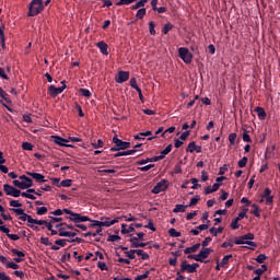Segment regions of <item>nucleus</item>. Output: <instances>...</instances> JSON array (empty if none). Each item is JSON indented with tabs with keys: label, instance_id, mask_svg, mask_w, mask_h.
Listing matches in <instances>:
<instances>
[{
	"label": "nucleus",
	"instance_id": "nucleus-46",
	"mask_svg": "<svg viewBox=\"0 0 280 280\" xmlns=\"http://www.w3.org/2000/svg\"><path fill=\"white\" fill-rule=\"evenodd\" d=\"M186 152H190L192 154V152H196V142L192 141L188 144Z\"/></svg>",
	"mask_w": 280,
	"mask_h": 280
},
{
	"label": "nucleus",
	"instance_id": "nucleus-56",
	"mask_svg": "<svg viewBox=\"0 0 280 280\" xmlns=\"http://www.w3.org/2000/svg\"><path fill=\"white\" fill-rule=\"evenodd\" d=\"M243 141H245V143H253V140L250 139V135H248V132H244L243 133Z\"/></svg>",
	"mask_w": 280,
	"mask_h": 280
},
{
	"label": "nucleus",
	"instance_id": "nucleus-14",
	"mask_svg": "<svg viewBox=\"0 0 280 280\" xmlns=\"http://www.w3.org/2000/svg\"><path fill=\"white\" fill-rule=\"evenodd\" d=\"M159 161H163V158L155 155L153 158H147L145 160H140L137 162V165H145L148 163H156Z\"/></svg>",
	"mask_w": 280,
	"mask_h": 280
},
{
	"label": "nucleus",
	"instance_id": "nucleus-63",
	"mask_svg": "<svg viewBox=\"0 0 280 280\" xmlns=\"http://www.w3.org/2000/svg\"><path fill=\"white\" fill-rule=\"evenodd\" d=\"M60 186H61V187H71V179H63V180L60 183Z\"/></svg>",
	"mask_w": 280,
	"mask_h": 280
},
{
	"label": "nucleus",
	"instance_id": "nucleus-31",
	"mask_svg": "<svg viewBox=\"0 0 280 280\" xmlns=\"http://www.w3.org/2000/svg\"><path fill=\"white\" fill-rule=\"evenodd\" d=\"M198 202H200V196L197 195L190 199V202H189V205H187V207H196V205H198Z\"/></svg>",
	"mask_w": 280,
	"mask_h": 280
},
{
	"label": "nucleus",
	"instance_id": "nucleus-35",
	"mask_svg": "<svg viewBox=\"0 0 280 280\" xmlns=\"http://www.w3.org/2000/svg\"><path fill=\"white\" fill-rule=\"evenodd\" d=\"M154 27H156V24L153 21L149 22V32L151 36H154L156 34V30H154Z\"/></svg>",
	"mask_w": 280,
	"mask_h": 280
},
{
	"label": "nucleus",
	"instance_id": "nucleus-30",
	"mask_svg": "<svg viewBox=\"0 0 280 280\" xmlns=\"http://www.w3.org/2000/svg\"><path fill=\"white\" fill-rule=\"evenodd\" d=\"M126 257L128 259H136L137 258V249H130L129 252H125Z\"/></svg>",
	"mask_w": 280,
	"mask_h": 280
},
{
	"label": "nucleus",
	"instance_id": "nucleus-4",
	"mask_svg": "<svg viewBox=\"0 0 280 280\" xmlns=\"http://www.w3.org/2000/svg\"><path fill=\"white\" fill-rule=\"evenodd\" d=\"M101 220L102 221L93 220L92 224H90L89 226L91 229H94V226H100V228L107 226L108 228V226H113V224H117V222H119V218H116L112 221L109 218H102Z\"/></svg>",
	"mask_w": 280,
	"mask_h": 280
},
{
	"label": "nucleus",
	"instance_id": "nucleus-57",
	"mask_svg": "<svg viewBox=\"0 0 280 280\" xmlns=\"http://www.w3.org/2000/svg\"><path fill=\"white\" fill-rule=\"evenodd\" d=\"M10 207L19 208V207H23V203L19 202V200L11 199Z\"/></svg>",
	"mask_w": 280,
	"mask_h": 280
},
{
	"label": "nucleus",
	"instance_id": "nucleus-37",
	"mask_svg": "<svg viewBox=\"0 0 280 280\" xmlns=\"http://www.w3.org/2000/svg\"><path fill=\"white\" fill-rule=\"evenodd\" d=\"M192 259L195 261H200V264H209V260H203L202 256L200 255V252L199 254L194 255Z\"/></svg>",
	"mask_w": 280,
	"mask_h": 280
},
{
	"label": "nucleus",
	"instance_id": "nucleus-51",
	"mask_svg": "<svg viewBox=\"0 0 280 280\" xmlns=\"http://www.w3.org/2000/svg\"><path fill=\"white\" fill-rule=\"evenodd\" d=\"M39 242H40V244H43L44 246H51V242H49V237H44V236H42V237L39 238Z\"/></svg>",
	"mask_w": 280,
	"mask_h": 280
},
{
	"label": "nucleus",
	"instance_id": "nucleus-13",
	"mask_svg": "<svg viewBox=\"0 0 280 280\" xmlns=\"http://www.w3.org/2000/svg\"><path fill=\"white\" fill-rule=\"evenodd\" d=\"M54 139H55V143H57V145H60L61 148H73V145L67 144L69 143V140L62 137L55 136Z\"/></svg>",
	"mask_w": 280,
	"mask_h": 280
},
{
	"label": "nucleus",
	"instance_id": "nucleus-52",
	"mask_svg": "<svg viewBox=\"0 0 280 280\" xmlns=\"http://www.w3.org/2000/svg\"><path fill=\"white\" fill-rule=\"evenodd\" d=\"M7 268H12V270H19L20 266L16 262L8 261Z\"/></svg>",
	"mask_w": 280,
	"mask_h": 280
},
{
	"label": "nucleus",
	"instance_id": "nucleus-18",
	"mask_svg": "<svg viewBox=\"0 0 280 280\" xmlns=\"http://www.w3.org/2000/svg\"><path fill=\"white\" fill-rule=\"evenodd\" d=\"M128 225H126V223L121 224V231L120 233L122 235H128V233H135V224H130L129 228L127 229Z\"/></svg>",
	"mask_w": 280,
	"mask_h": 280
},
{
	"label": "nucleus",
	"instance_id": "nucleus-34",
	"mask_svg": "<svg viewBox=\"0 0 280 280\" xmlns=\"http://www.w3.org/2000/svg\"><path fill=\"white\" fill-rule=\"evenodd\" d=\"M168 235L171 237H180V232L176 231V229L172 228L168 230Z\"/></svg>",
	"mask_w": 280,
	"mask_h": 280
},
{
	"label": "nucleus",
	"instance_id": "nucleus-28",
	"mask_svg": "<svg viewBox=\"0 0 280 280\" xmlns=\"http://www.w3.org/2000/svg\"><path fill=\"white\" fill-rule=\"evenodd\" d=\"M253 209L252 213L255 215V218H260L261 213L259 210V206L257 203L252 205Z\"/></svg>",
	"mask_w": 280,
	"mask_h": 280
},
{
	"label": "nucleus",
	"instance_id": "nucleus-10",
	"mask_svg": "<svg viewBox=\"0 0 280 280\" xmlns=\"http://www.w3.org/2000/svg\"><path fill=\"white\" fill-rule=\"evenodd\" d=\"M246 211H248V209L243 210L231 223V229H233V231H236V229H240V220H244V218H246Z\"/></svg>",
	"mask_w": 280,
	"mask_h": 280
},
{
	"label": "nucleus",
	"instance_id": "nucleus-39",
	"mask_svg": "<svg viewBox=\"0 0 280 280\" xmlns=\"http://www.w3.org/2000/svg\"><path fill=\"white\" fill-rule=\"evenodd\" d=\"M33 185H34V182L30 177L23 182L24 189H30V187H33Z\"/></svg>",
	"mask_w": 280,
	"mask_h": 280
},
{
	"label": "nucleus",
	"instance_id": "nucleus-40",
	"mask_svg": "<svg viewBox=\"0 0 280 280\" xmlns=\"http://www.w3.org/2000/svg\"><path fill=\"white\" fill-rule=\"evenodd\" d=\"M79 93L83 96V97H91V95H93L91 93V91H89L88 89H80Z\"/></svg>",
	"mask_w": 280,
	"mask_h": 280
},
{
	"label": "nucleus",
	"instance_id": "nucleus-43",
	"mask_svg": "<svg viewBox=\"0 0 280 280\" xmlns=\"http://www.w3.org/2000/svg\"><path fill=\"white\" fill-rule=\"evenodd\" d=\"M36 213L37 215H45L47 213V207H37Z\"/></svg>",
	"mask_w": 280,
	"mask_h": 280
},
{
	"label": "nucleus",
	"instance_id": "nucleus-19",
	"mask_svg": "<svg viewBox=\"0 0 280 280\" xmlns=\"http://www.w3.org/2000/svg\"><path fill=\"white\" fill-rule=\"evenodd\" d=\"M254 113H257L258 119H260V121H264V119L267 117L266 109H264V107H255Z\"/></svg>",
	"mask_w": 280,
	"mask_h": 280
},
{
	"label": "nucleus",
	"instance_id": "nucleus-47",
	"mask_svg": "<svg viewBox=\"0 0 280 280\" xmlns=\"http://www.w3.org/2000/svg\"><path fill=\"white\" fill-rule=\"evenodd\" d=\"M237 139V133L232 132L229 135V141L231 143V145H235V140Z\"/></svg>",
	"mask_w": 280,
	"mask_h": 280
},
{
	"label": "nucleus",
	"instance_id": "nucleus-24",
	"mask_svg": "<svg viewBox=\"0 0 280 280\" xmlns=\"http://www.w3.org/2000/svg\"><path fill=\"white\" fill-rule=\"evenodd\" d=\"M19 220H21L22 222H28V224H32V215L27 214V213H23L22 215L19 217Z\"/></svg>",
	"mask_w": 280,
	"mask_h": 280
},
{
	"label": "nucleus",
	"instance_id": "nucleus-58",
	"mask_svg": "<svg viewBox=\"0 0 280 280\" xmlns=\"http://www.w3.org/2000/svg\"><path fill=\"white\" fill-rule=\"evenodd\" d=\"M119 240H121L119 235L112 234L108 236L107 242H117Z\"/></svg>",
	"mask_w": 280,
	"mask_h": 280
},
{
	"label": "nucleus",
	"instance_id": "nucleus-48",
	"mask_svg": "<svg viewBox=\"0 0 280 280\" xmlns=\"http://www.w3.org/2000/svg\"><path fill=\"white\" fill-rule=\"evenodd\" d=\"M137 0H119L116 5H130V3H135Z\"/></svg>",
	"mask_w": 280,
	"mask_h": 280
},
{
	"label": "nucleus",
	"instance_id": "nucleus-60",
	"mask_svg": "<svg viewBox=\"0 0 280 280\" xmlns=\"http://www.w3.org/2000/svg\"><path fill=\"white\" fill-rule=\"evenodd\" d=\"M97 268H100V270H108V266L104 261H98Z\"/></svg>",
	"mask_w": 280,
	"mask_h": 280
},
{
	"label": "nucleus",
	"instance_id": "nucleus-7",
	"mask_svg": "<svg viewBox=\"0 0 280 280\" xmlns=\"http://www.w3.org/2000/svg\"><path fill=\"white\" fill-rule=\"evenodd\" d=\"M167 187H170V182L167 179H162L151 191L152 194H161V191H166Z\"/></svg>",
	"mask_w": 280,
	"mask_h": 280
},
{
	"label": "nucleus",
	"instance_id": "nucleus-29",
	"mask_svg": "<svg viewBox=\"0 0 280 280\" xmlns=\"http://www.w3.org/2000/svg\"><path fill=\"white\" fill-rule=\"evenodd\" d=\"M232 258H233L232 254L225 255L220 262L221 268H224V266L229 264V259H232Z\"/></svg>",
	"mask_w": 280,
	"mask_h": 280
},
{
	"label": "nucleus",
	"instance_id": "nucleus-53",
	"mask_svg": "<svg viewBox=\"0 0 280 280\" xmlns=\"http://www.w3.org/2000/svg\"><path fill=\"white\" fill-rule=\"evenodd\" d=\"M10 211H13V213H16V215H20V217L25 213V210L21 208H11Z\"/></svg>",
	"mask_w": 280,
	"mask_h": 280
},
{
	"label": "nucleus",
	"instance_id": "nucleus-26",
	"mask_svg": "<svg viewBox=\"0 0 280 280\" xmlns=\"http://www.w3.org/2000/svg\"><path fill=\"white\" fill-rule=\"evenodd\" d=\"M170 152H172V144H168L163 151H161V154L158 156H161L163 160L165 156H167V154H170Z\"/></svg>",
	"mask_w": 280,
	"mask_h": 280
},
{
	"label": "nucleus",
	"instance_id": "nucleus-15",
	"mask_svg": "<svg viewBox=\"0 0 280 280\" xmlns=\"http://www.w3.org/2000/svg\"><path fill=\"white\" fill-rule=\"evenodd\" d=\"M27 176H32L36 183H47V179H45V175L40 173H32V172H26Z\"/></svg>",
	"mask_w": 280,
	"mask_h": 280
},
{
	"label": "nucleus",
	"instance_id": "nucleus-38",
	"mask_svg": "<svg viewBox=\"0 0 280 280\" xmlns=\"http://www.w3.org/2000/svg\"><path fill=\"white\" fill-rule=\"evenodd\" d=\"M67 242H70V241L65 238H59L55 241V244H57V246H61L62 248H65L67 246Z\"/></svg>",
	"mask_w": 280,
	"mask_h": 280
},
{
	"label": "nucleus",
	"instance_id": "nucleus-6",
	"mask_svg": "<svg viewBox=\"0 0 280 280\" xmlns=\"http://www.w3.org/2000/svg\"><path fill=\"white\" fill-rule=\"evenodd\" d=\"M3 191L5 196H12L13 198H19L21 196V190L10 184L3 185Z\"/></svg>",
	"mask_w": 280,
	"mask_h": 280
},
{
	"label": "nucleus",
	"instance_id": "nucleus-49",
	"mask_svg": "<svg viewBox=\"0 0 280 280\" xmlns=\"http://www.w3.org/2000/svg\"><path fill=\"white\" fill-rule=\"evenodd\" d=\"M148 277H150V270H147L144 273L137 276L135 280H143L148 279Z\"/></svg>",
	"mask_w": 280,
	"mask_h": 280
},
{
	"label": "nucleus",
	"instance_id": "nucleus-3",
	"mask_svg": "<svg viewBox=\"0 0 280 280\" xmlns=\"http://www.w3.org/2000/svg\"><path fill=\"white\" fill-rule=\"evenodd\" d=\"M113 143L115 145L109 149L110 152H119L120 150H128L130 148V142L118 139L117 136L113 138Z\"/></svg>",
	"mask_w": 280,
	"mask_h": 280
},
{
	"label": "nucleus",
	"instance_id": "nucleus-64",
	"mask_svg": "<svg viewBox=\"0 0 280 280\" xmlns=\"http://www.w3.org/2000/svg\"><path fill=\"white\" fill-rule=\"evenodd\" d=\"M0 280H11L10 276L5 275V272L0 271Z\"/></svg>",
	"mask_w": 280,
	"mask_h": 280
},
{
	"label": "nucleus",
	"instance_id": "nucleus-1",
	"mask_svg": "<svg viewBox=\"0 0 280 280\" xmlns=\"http://www.w3.org/2000/svg\"><path fill=\"white\" fill-rule=\"evenodd\" d=\"M65 213H67L66 217L67 220H70V222H73L74 224H80L81 222H93V220H91V218L86 217V215H81L80 213H75L67 208H65Z\"/></svg>",
	"mask_w": 280,
	"mask_h": 280
},
{
	"label": "nucleus",
	"instance_id": "nucleus-21",
	"mask_svg": "<svg viewBox=\"0 0 280 280\" xmlns=\"http://www.w3.org/2000/svg\"><path fill=\"white\" fill-rule=\"evenodd\" d=\"M198 248H200V243H197V244L192 245L191 247H187L186 249H184V254L191 255V253H197Z\"/></svg>",
	"mask_w": 280,
	"mask_h": 280
},
{
	"label": "nucleus",
	"instance_id": "nucleus-2",
	"mask_svg": "<svg viewBox=\"0 0 280 280\" xmlns=\"http://www.w3.org/2000/svg\"><path fill=\"white\" fill-rule=\"evenodd\" d=\"M45 10V4H43V0H32L28 4V13L27 16H38L40 12Z\"/></svg>",
	"mask_w": 280,
	"mask_h": 280
},
{
	"label": "nucleus",
	"instance_id": "nucleus-62",
	"mask_svg": "<svg viewBox=\"0 0 280 280\" xmlns=\"http://www.w3.org/2000/svg\"><path fill=\"white\" fill-rule=\"evenodd\" d=\"M13 185L19 189H24L23 182H20L19 179H14Z\"/></svg>",
	"mask_w": 280,
	"mask_h": 280
},
{
	"label": "nucleus",
	"instance_id": "nucleus-27",
	"mask_svg": "<svg viewBox=\"0 0 280 280\" xmlns=\"http://www.w3.org/2000/svg\"><path fill=\"white\" fill-rule=\"evenodd\" d=\"M172 30H174V24L172 23H166L162 30L163 34H170V32H172Z\"/></svg>",
	"mask_w": 280,
	"mask_h": 280
},
{
	"label": "nucleus",
	"instance_id": "nucleus-12",
	"mask_svg": "<svg viewBox=\"0 0 280 280\" xmlns=\"http://www.w3.org/2000/svg\"><path fill=\"white\" fill-rule=\"evenodd\" d=\"M179 270L180 272H188L189 275H194V272H196L194 266L187 264V260L182 261Z\"/></svg>",
	"mask_w": 280,
	"mask_h": 280
},
{
	"label": "nucleus",
	"instance_id": "nucleus-44",
	"mask_svg": "<svg viewBox=\"0 0 280 280\" xmlns=\"http://www.w3.org/2000/svg\"><path fill=\"white\" fill-rule=\"evenodd\" d=\"M245 244H247V246H244V248H249L250 250H255V248H257V243L253 241H246ZM248 246H252V247H248Z\"/></svg>",
	"mask_w": 280,
	"mask_h": 280
},
{
	"label": "nucleus",
	"instance_id": "nucleus-32",
	"mask_svg": "<svg viewBox=\"0 0 280 280\" xmlns=\"http://www.w3.org/2000/svg\"><path fill=\"white\" fill-rule=\"evenodd\" d=\"M266 259H268V256H266V254H259L255 258V261H257V264H264V261H266Z\"/></svg>",
	"mask_w": 280,
	"mask_h": 280
},
{
	"label": "nucleus",
	"instance_id": "nucleus-25",
	"mask_svg": "<svg viewBox=\"0 0 280 280\" xmlns=\"http://www.w3.org/2000/svg\"><path fill=\"white\" fill-rule=\"evenodd\" d=\"M209 232L211 233V235H213L214 237H218V233H224V228H211L209 230Z\"/></svg>",
	"mask_w": 280,
	"mask_h": 280
},
{
	"label": "nucleus",
	"instance_id": "nucleus-16",
	"mask_svg": "<svg viewBox=\"0 0 280 280\" xmlns=\"http://www.w3.org/2000/svg\"><path fill=\"white\" fill-rule=\"evenodd\" d=\"M96 47H98L103 56H108V44H106L104 40L96 43Z\"/></svg>",
	"mask_w": 280,
	"mask_h": 280
},
{
	"label": "nucleus",
	"instance_id": "nucleus-36",
	"mask_svg": "<svg viewBox=\"0 0 280 280\" xmlns=\"http://www.w3.org/2000/svg\"><path fill=\"white\" fill-rule=\"evenodd\" d=\"M31 224H37L38 226H45V224H47V220L32 219Z\"/></svg>",
	"mask_w": 280,
	"mask_h": 280
},
{
	"label": "nucleus",
	"instance_id": "nucleus-54",
	"mask_svg": "<svg viewBox=\"0 0 280 280\" xmlns=\"http://www.w3.org/2000/svg\"><path fill=\"white\" fill-rule=\"evenodd\" d=\"M248 163V158L244 156L238 161V167H245Z\"/></svg>",
	"mask_w": 280,
	"mask_h": 280
},
{
	"label": "nucleus",
	"instance_id": "nucleus-20",
	"mask_svg": "<svg viewBox=\"0 0 280 280\" xmlns=\"http://www.w3.org/2000/svg\"><path fill=\"white\" fill-rule=\"evenodd\" d=\"M211 253H213V249H211L209 247H202L200 249V256L203 259V261H205V259L209 258V255H211Z\"/></svg>",
	"mask_w": 280,
	"mask_h": 280
},
{
	"label": "nucleus",
	"instance_id": "nucleus-55",
	"mask_svg": "<svg viewBox=\"0 0 280 280\" xmlns=\"http://www.w3.org/2000/svg\"><path fill=\"white\" fill-rule=\"evenodd\" d=\"M152 167H154V164H148L145 166L139 167L138 170L140 172H150V170H152Z\"/></svg>",
	"mask_w": 280,
	"mask_h": 280
},
{
	"label": "nucleus",
	"instance_id": "nucleus-5",
	"mask_svg": "<svg viewBox=\"0 0 280 280\" xmlns=\"http://www.w3.org/2000/svg\"><path fill=\"white\" fill-rule=\"evenodd\" d=\"M178 56L180 60L185 62V65H191L194 60V55L189 52V48H186V47L178 48Z\"/></svg>",
	"mask_w": 280,
	"mask_h": 280
},
{
	"label": "nucleus",
	"instance_id": "nucleus-17",
	"mask_svg": "<svg viewBox=\"0 0 280 280\" xmlns=\"http://www.w3.org/2000/svg\"><path fill=\"white\" fill-rule=\"evenodd\" d=\"M220 187H222V184L215 183L211 186L206 187L205 189V194L206 196H209V194H213L214 191H218V189H220Z\"/></svg>",
	"mask_w": 280,
	"mask_h": 280
},
{
	"label": "nucleus",
	"instance_id": "nucleus-9",
	"mask_svg": "<svg viewBox=\"0 0 280 280\" xmlns=\"http://www.w3.org/2000/svg\"><path fill=\"white\" fill-rule=\"evenodd\" d=\"M253 240H255V234L247 233V234H244L243 236H240L238 238H236L234 241V244L242 245V244H246V242H250Z\"/></svg>",
	"mask_w": 280,
	"mask_h": 280
},
{
	"label": "nucleus",
	"instance_id": "nucleus-23",
	"mask_svg": "<svg viewBox=\"0 0 280 280\" xmlns=\"http://www.w3.org/2000/svg\"><path fill=\"white\" fill-rule=\"evenodd\" d=\"M188 206H184V205H176L173 213H185L186 209Z\"/></svg>",
	"mask_w": 280,
	"mask_h": 280
},
{
	"label": "nucleus",
	"instance_id": "nucleus-45",
	"mask_svg": "<svg viewBox=\"0 0 280 280\" xmlns=\"http://www.w3.org/2000/svg\"><path fill=\"white\" fill-rule=\"evenodd\" d=\"M145 8L139 9L137 14H136V19H143V16H145Z\"/></svg>",
	"mask_w": 280,
	"mask_h": 280
},
{
	"label": "nucleus",
	"instance_id": "nucleus-59",
	"mask_svg": "<svg viewBox=\"0 0 280 280\" xmlns=\"http://www.w3.org/2000/svg\"><path fill=\"white\" fill-rule=\"evenodd\" d=\"M212 238L210 236L206 237L202 242H201V246L202 248H207L208 244H211Z\"/></svg>",
	"mask_w": 280,
	"mask_h": 280
},
{
	"label": "nucleus",
	"instance_id": "nucleus-8",
	"mask_svg": "<svg viewBox=\"0 0 280 280\" xmlns=\"http://www.w3.org/2000/svg\"><path fill=\"white\" fill-rule=\"evenodd\" d=\"M61 84H63L61 88H56L55 85H49L48 95H50L52 97H58V95H60V93H62V91H65V89H67V84H65V81H62Z\"/></svg>",
	"mask_w": 280,
	"mask_h": 280
},
{
	"label": "nucleus",
	"instance_id": "nucleus-61",
	"mask_svg": "<svg viewBox=\"0 0 280 280\" xmlns=\"http://www.w3.org/2000/svg\"><path fill=\"white\" fill-rule=\"evenodd\" d=\"M65 213V209H57L50 212V215H62Z\"/></svg>",
	"mask_w": 280,
	"mask_h": 280
},
{
	"label": "nucleus",
	"instance_id": "nucleus-22",
	"mask_svg": "<svg viewBox=\"0 0 280 280\" xmlns=\"http://www.w3.org/2000/svg\"><path fill=\"white\" fill-rule=\"evenodd\" d=\"M136 255H138V257H141L142 261L150 259V255L143 252V249H136Z\"/></svg>",
	"mask_w": 280,
	"mask_h": 280
},
{
	"label": "nucleus",
	"instance_id": "nucleus-50",
	"mask_svg": "<svg viewBox=\"0 0 280 280\" xmlns=\"http://www.w3.org/2000/svg\"><path fill=\"white\" fill-rule=\"evenodd\" d=\"M11 253H12L13 255H16L18 257H20V258H22V259H23V257H25V253H23V252L16 249V248L11 249Z\"/></svg>",
	"mask_w": 280,
	"mask_h": 280
},
{
	"label": "nucleus",
	"instance_id": "nucleus-41",
	"mask_svg": "<svg viewBox=\"0 0 280 280\" xmlns=\"http://www.w3.org/2000/svg\"><path fill=\"white\" fill-rule=\"evenodd\" d=\"M22 150L32 151V150H34V144L30 143V142H23L22 143Z\"/></svg>",
	"mask_w": 280,
	"mask_h": 280
},
{
	"label": "nucleus",
	"instance_id": "nucleus-11",
	"mask_svg": "<svg viewBox=\"0 0 280 280\" xmlns=\"http://www.w3.org/2000/svg\"><path fill=\"white\" fill-rule=\"evenodd\" d=\"M128 80H130V72L120 70L116 77V82L118 84H124V82H128Z\"/></svg>",
	"mask_w": 280,
	"mask_h": 280
},
{
	"label": "nucleus",
	"instance_id": "nucleus-42",
	"mask_svg": "<svg viewBox=\"0 0 280 280\" xmlns=\"http://www.w3.org/2000/svg\"><path fill=\"white\" fill-rule=\"evenodd\" d=\"M190 183L192 184L191 189H200L201 185L198 184V178L196 177L191 178Z\"/></svg>",
	"mask_w": 280,
	"mask_h": 280
},
{
	"label": "nucleus",
	"instance_id": "nucleus-33",
	"mask_svg": "<svg viewBox=\"0 0 280 280\" xmlns=\"http://www.w3.org/2000/svg\"><path fill=\"white\" fill-rule=\"evenodd\" d=\"M0 97L4 100V102H10V95L3 91V88H0Z\"/></svg>",
	"mask_w": 280,
	"mask_h": 280
}]
</instances>
